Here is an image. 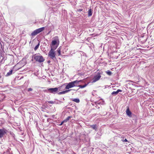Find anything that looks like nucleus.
<instances>
[{"instance_id": "obj_21", "label": "nucleus", "mask_w": 154, "mask_h": 154, "mask_svg": "<svg viewBox=\"0 0 154 154\" xmlns=\"http://www.w3.org/2000/svg\"><path fill=\"white\" fill-rule=\"evenodd\" d=\"M57 52L58 53V55H60L61 54V51L60 49L59 48H58L57 50Z\"/></svg>"}, {"instance_id": "obj_18", "label": "nucleus", "mask_w": 154, "mask_h": 154, "mask_svg": "<svg viewBox=\"0 0 154 154\" xmlns=\"http://www.w3.org/2000/svg\"><path fill=\"white\" fill-rule=\"evenodd\" d=\"M39 45H40V43H39V42H38V45H37L34 48V50L35 51H36V50L38 49V48L39 47Z\"/></svg>"}, {"instance_id": "obj_10", "label": "nucleus", "mask_w": 154, "mask_h": 154, "mask_svg": "<svg viewBox=\"0 0 154 154\" xmlns=\"http://www.w3.org/2000/svg\"><path fill=\"white\" fill-rule=\"evenodd\" d=\"M121 91L119 89L118 90L116 91H113L112 93V95H116L117 94L119 91Z\"/></svg>"}, {"instance_id": "obj_5", "label": "nucleus", "mask_w": 154, "mask_h": 154, "mask_svg": "<svg viewBox=\"0 0 154 154\" xmlns=\"http://www.w3.org/2000/svg\"><path fill=\"white\" fill-rule=\"evenodd\" d=\"M60 87L54 88H50L48 89V91L50 93L54 94L57 93L58 91H60Z\"/></svg>"}, {"instance_id": "obj_27", "label": "nucleus", "mask_w": 154, "mask_h": 154, "mask_svg": "<svg viewBox=\"0 0 154 154\" xmlns=\"http://www.w3.org/2000/svg\"><path fill=\"white\" fill-rule=\"evenodd\" d=\"M124 141L125 142H127V140L126 139H125V140H124Z\"/></svg>"}, {"instance_id": "obj_9", "label": "nucleus", "mask_w": 154, "mask_h": 154, "mask_svg": "<svg viewBox=\"0 0 154 154\" xmlns=\"http://www.w3.org/2000/svg\"><path fill=\"white\" fill-rule=\"evenodd\" d=\"M45 29L44 27H42L41 28H39L37 29H36V30L37 32L38 33L42 31Z\"/></svg>"}, {"instance_id": "obj_15", "label": "nucleus", "mask_w": 154, "mask_h": 154, "mask_svg": "<svg viewBox=\"0 0 154 154\" xmlns=\"http://www.w3.org/2000/svg\"><path fill=\"white\" fill-rule=\"evenodd\" d=\"M72 118V116H68L66 119L64 120L63 121L64 122H67L70 119Z\"/></svg>"}, {"instance_id": "obj_24", "label": "nucleus", "mask_w": 154, "mask_h": 154, "mask_svg": "<svg viewBox=\"0 0 154 154\" xmlns=\"http://www.w3.org/2000/svg\"><path fill=\"white\" fill-rule=\"evenodd\" d=\"M1 49H2V45L1 44V43L0 42V50Z\"/></svg>"}, {"instance_id": "obj_2", "label": "nucleus", "mask_w": 154, "mask_h": 154, "mask_svg": "<svg viewBox=\"0 0 154 154\" xmlns=\"http://www.w3.org/2000/svg\"><path fill=\"white\" fill-rule=\"evenodd\" d=\"M81 81H82L81 80L79 81L77 80L70 82L67 84L66 87L65 88L66 89H68L77 86V85L79 84V82Z\"/></svg>"}, {"instance_id": "obj_14", "label": "nucleus", "mask_w": 154, "mask_h": 154, "mask_svg": "<svg viewBox=\"0 0 154 154\" xmlns=\"http://www.w3.org/2000/svg\"><path fill=\"white\" fill-rule=\"evenodd\" d=\"M88 16H91L92 15V12L91 9H89L88 11Z\"/></svg>"}, {"instance_id": "obj_12", "label": "nucleus", "mask_w": 154, "mask_h": 154, "mask_svg": "<svg viewBox=\"0 0 154 154\" xmlns=\"http://www.w3.org/2000/svg\"><path fill=\"white\" fill-rule=\"evenodd\" d=\"M91 128L96 131L97 129V125H93L90 126Z\"/></svg>"}, {"instance_id": "obj_4", "label": "nucleus", "mask_w": 154, "mask_h": 154, "mask_svg": "<svg viewBox=\"0 0 154 154\" xmlns=\"http://www.w3.org/2000/svg\"><path fill=\"white\" fill-rule=\"evenodd\" d=\"M55 50L56 49L51 48V50L48 53V56L51 59H53L55 57L56 55Z\"/></svg>"}, {"instance_id": "obj_26", "label": "nucleus", "mask_w": 154, "mask_h": 154, "mask_svg": "<svg viewBox=\"0 0 154 154\" xmlns=\"http://www.w3.org/2000/svg\"><path fill=\"white\" fill-rule=\"evenodd\" d=\"M64 123V121H63L61 123V124H60L59 125H62Z\"/></svg>"}, {"instance_id": "obj_30", "label": "nucleus", "mask_w": 154, "mask_h": 154, "mask_svg": "<svg viewBox=\"0 0 154 154\" xmlns=\"http://www.w3.org/2000/svg\"><path fill=\"white\" fill-rule=\"evenodd\" d=\"M48 63H50V61H48Z\"/></svg>"}, {"instance_id": "obj_7", "label": "nucleus", "mask_w": 154, "mask_h": 154, "mask_svg": "<svg viewBox=\"0 0 154 154\" xmlns=\"http://www.w3.org/2000/svg\"><path fill=\"white\" fill-rule=\"evenodd\" d=\"M126 113L127 115L129 117L131 116V112L129 110V108L128 107L126 111Z\"/></svg>"}, {"instance_id": "obj_28", "label": "nucleus", "mask_w": 154, "mask_h": 154, "mask_svg": "<svg viewBox=\"0 0 154 154\" xmlns=\"http://www.w3.org/2000/svg\"><path fill=\"white\" fill-rule=\"evenodd\" d=\"M92 95H93V96L95 95L93 94H93H92Z\"/></svg>"}, {"instance_id": "obj_17", "label": "nucleus", "mask_w": 154, "mask_h": 154, "mask_svg": "<svg viewBox=\"0 0 154 154\" xmlns=\"http://www.w3.org/2000/svg\"><path fill=\"white\" fill-rule=\"evenodd\" d=\"M12 71H13L12 70H10L7 73L6 75L8 76L11 75L12 73Z\"/></svg>"}, {"instance_id": "obj_13", "label": "nucleus", "mask_w": 154, "mask_h": 154, "mask_svg": "<svg viewBox=\"0 0 154 154\" xmlns=\"http://www.w3.org/2000/svg\"><path fill=\"white\" fill-rule=\"evenodd\" d=\"M38 34V33L37 32L36 30V29L32 33L31 35L32 36H34L37 35Z\"/></svg>"}, {"instance_id": "obj_23", "label": "nucleus", "mask_w": 154, "mask_h": 154, "mask_svg": "<svg viewBox=\"0 0 154 154\" xmlns=\"http://www.w3.org/2000/svg\"><path fill=\"white\" fill-rule=\"evenodd\" d=\"M32 90V89L31 88H29L27 89V91H31Z\"/></svg>"}, {"instance_id": "obj_19", "label": "nucleus", "mask_w": 154, "mask_h": 154, "mask_svg": "<svg viewBox=\"0 0 154 154\" xmlns=\"http://www.w3.org/2000/svg\"><path fill=\"white\" fill-rule=\"evenodd\" d=\"M87 85V84H85L83 85H79L78 86L80 88H83L86 87Z\"/></svg>"}, {"instance_id": "obj_1", "label": "nucleus", "mask_w": 154, "mask_h": 154, "mask_svg": "<svg viewBox=\"0 0 154 154\" xmlns=\"http://www.w3.org/2000/svg\"><path fill=\"white\" fill-rule=\"evenodd\" d=\"M50 44L51 48L56 49L59 44V41L57 37H55L53 38Z\"/></svg>"}, {"instance_id": "obj_20", "label": "nucleus", "mask_w": 154, "mask_h": 154, "mask_svg": "<svg viewBox=\"0 0 154 154\" xmlns=\"http://www.w3.org/2000/svg\"><path fill=\"white\" fill-rule=\"evenodd\" d=\"M132 82L131 81L130 82L128 83L127 84V85H129L130 86V87H132L134 85V84L132 83Z\"/></svg>"}, {"instance_id": "obj_16", "label": "nucleus", "mask_w": 154, "mask_h": 154, "mask_svg": "<svg viewBox=\"0 0 154 154\" xmlns=\"http://www.w3.org/2000/svg\"><path fill=\"white\" fill-rule=\"evenodd\" d=\"M72 100L74 102H75L77 103H79L80 102L79 100V98H75L73 99Z\"/></svg>"}, {"instance_id": "obj_22", "label": "nucleus", "mask_w": 154, "mask_h": 154, "mask_svg": "<svg viewBox=\"0 0 154 154\" xmlns=\"http://www.w3.org/2000/svg\"><path fill=\"white\" fill-rule=\"evenodd\" d=\"M106 73L109 75H110L112 74V72L110 71L107 72Z\"/></svg>"}, {"instance_id": "obj_25", "label": "nucleus", "mask_w": 154, "mask_h": 154, "mask_svg": "<svg viewBox=\"0 0 154 154\" xmlns=\"http://www.w3.org/2000/svg\"><path fill=\"white\" fill-rule=\"evenodd\" d=\"M49 103H54V101H50L49 102Z\"/></svg>"}, {"instance_id": "obj_11", "label": "nucleus", "mask_w": 154, "mask_h": 154, "mask_svg": "<svg viewBox=\"0 0 154 154\" xmlns=\"http://www.w3.org/2000/svg\"><path fill=\"white\" fill-rule=\"evenodd\" d=\"M70 90H66V91H62V92H59L58 93V94H65V93H67V92H68Z\"/></svg>"}, {"instance_id": "obj_3", "label": "nucleus", "mask_w": 154, "mask_h": 154, "mask_svg": "<svg viewBox=\"0 0 154 154\" xmlns=\"http://www.w3.org/2000/svg\"><path fill=\"white\" fill-rule=\"evenodd\" d=\"M33 57L35 60L39 63H42L45 61V59L40 54H34Z\"/></svg>"}, {"instance_id": "obj_6", "label": "nucleus", "mask_w": 154, "mask_h": 154, "mask_svg": "<svg viewBox=\"0 0 154 154\" xmlns=\"http://www.w3.org/2000/svg\"><path fill=\"white\" fill-rule=\"evenodd\" d=\"M101 77V75L99 74L95 76L93 79L92 82H95L98 81L99 80Z\"/></svg>"}, {"instance_id": "obj_8", "label": "nucleus", "mask_w": 154, "mask_h": 154, "mask_svg": "<svg viewBox=\"0 0 154 154\" xmlns=\"http://www.w3.org/2000/svg\"><path fill=\"white\" fill-rule=\"evenodd\" d=\"M5 133V132L4 130L0 129V138L2 137Z\"/></svg>"}, {"instance_id": "obj_29", "label": "nucleus", "mask_w": 154, "mask_h": 154, "mask_svg": "<svg viewBox=\"0 0 154 154\" xmlns=\"http://www.w3.org/2000/svg\"><path fill=\"white\" fill-rule=\"evenodd\" d=\"M1 75H0V79L1 78Z\"/></svg>"}]
</instances>
